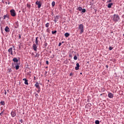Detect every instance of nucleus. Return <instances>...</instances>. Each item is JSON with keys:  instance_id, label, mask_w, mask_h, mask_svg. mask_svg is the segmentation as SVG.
Wrapping results in <instances>:
<instances>
[{"instance_id": "ddd939ff", "label": "nucleus", "mask_w": 124, "mask_h": 124, "mask_svg": "<svg viewBox=\"0 0 124 124\" xmlns=\"http://www.w3.org/2000/svg\"><path fill=\"white\" fill-rule=\"evenodd\" d=\"M35 44L36 45H38V37H36Z\"/></svg>"}, {"instance_id": "f704fd0d", "label": "nucleus", "mask_w": 124, "mask_h": 124, "mask_svg": "<svg viewBox=\"0 0 124 124\" xmlns=\"http://www.w3.org/2000/svg\"><path fill=\"white\" fill-rule=\"evenodd\" d=\"M7 93L6 92V91L5 90L4 91V94H6Z\"/></svg>"}, {"instance_id": "aec40b11", "label": "nucleus", "mask_w": 124, "mask_h": 124, "mask_svg": "<svg viewBox=\"0 0 124 124\" xmlns=\"http://www.w3.org/2000/svg\"><path fill=\"white\" fill-rule=\"evenodd\" d=\"M82 9H83L82 8V7H79L78 8V10H79V11H82Z\"/></svg>"}, {"instance_id": "f3484780", "label": "nucleus", "mask_w": 124, "mask_h": 124, "mask_svg": "<svg viewBox=\"0 0 124 124\" xmlns=\"http://www.w3.org/2000/svg\"><path fill=\"white\" fill-rule=\"evenodd\" d=\"M6 18H8V15H4L3 16L4 20H5Z\"/></svg>"}, {"instance_id": "c756f323", "label": "nucleus", "mask_w": 124, "mask_h": 124, "mask_svg": "<svg viewBox=\"0 0 124 124\" xmlns=\"http://www.w3.org/2000/svg\"><path fill=\"white\" fill-rule=\"evenodd\" d=\"M40 55L39 54H36L35 57H37V58H39Z\"/></svg>"}, {"instance_id": "9b49d317", "label": "nucleus", "mask_w": 124, "mask_h": 124, "mask_svg": "<svg viewBox=\"0 0 124 124\" xmlns=\"http://www.w3.org/2000/svg\"><path fill=\"white\" fill-rule=\"evenodd\" d=\"M35 87L37 88L38 89H40V86H39V83H38V82H36L35 84Z\"/></svg>"}, {"instance_id": "7c9ffc66", "label": "nucleus", "mask_w": 124, "mask_h": 124, "mask_svg": "<svg viewBox=\"0 0 124 124\" xmlns=\"http://www.w3.org/2000/svg\"><path fill=\"white\" fill-rule=\"evenodd\" d=\"M18 38H19V39H21V34H19Z\"/></svg>"}, {"instance_id": "49530a36", "label": "nucleus", "mask_w": 124, "mask_h": 124, "mask_svg": "<svg viewBox=\"0 0 124 124\" xmlns=\"http://www.w3.org/2000/svg\"><path fill=\"white\" fill-rule=\"evenodd\" d=\"M9 3H10L9 2V3H8V4H9Z\"/></svg>"}, {"instance_id": "c9c22d12", "label": "nucleus", "mask_w": 124, "mask_h": 124, "mask_svg": "<svg viewBox=\"0 0 124 124\" xmlns=\"http://www.w3.org/2000/svg\"><path fill=\"white\" fill-rule=\"evenodd\" d=\"M54 21V22L56 23H57V21H58V20H57V19H55Z\"/></svg>"}, {"instance_id": "bb28decb", "label": "nucleus", "mask_w": 124, "mask_h": 124, "mask_svg": "<svg viewBox=\"0 0 124 124\" xmlns=\"http://www.w3.org/2000/svg\"><path fill=\"white\" fill-rule=\"evenodd\" d=\"M55 20H59V16H56L55 17Z\"/></svg>"}, {"instance_id": "39448f33", "label": "nucleus", "mask_w": 124, "mask_h": 124, "mask_svg": "<svg viewBox=\"0 0 124 124\" xmlns=\"http://www.w3.org/2000/svg\"><path fill=\"white\" fill-rule=\"evenodd\" d=\"M16 113L15 111H12L11 113V116L13 117V118H14V117L16 116Z\"/></svg>"}, {"instance_id": "412c9836", "label": "nucleus", "mask_w": 124, "mask_h": 124, "mask_svg": "<svg viewBox=\"0 0 124 124\" xmlns=\"http://www.w3.org/2000/svg\"><path fill=\"white\" fill-rule=\"evenodd\" d=\"M16 70H18V69H19V65H16Z\"/></svg>"}, {"instance_id": "ea45409f", "label": "nucleus", "mask_w": 124, "mask_h": 124, "mask_svg": "<svg viewBox=\"0 0 124 124\" xmlns=\"http://www.w3.org/2000/svg\"><path fill=\"white\" fill-rule=\"evenodd\" d=\"M73 74H72V73H71L70 74V76H71V75H72Z\"/></svg>"}, {"instance_id": "20e7f679", "label": "nucleus", "mask_w": 124, "mask_h": 124, "mask_svg": "<svg viewBox=\"0 0 124 124\" xmlns=\"http://www.w3.org/2000/svg\"><path fill=\"white\" fill-rule=\"evenodd\" d=\"M35 4L38 5V8H40L41 7V2L39 1H37Z\"/></svg>"}, {"instance_id": "dca6fc26", "label": "nucleus", "mask_w": 124, "mask_h": 124, "mask_svg": "<svg viewBox=\"0 0 124 124\" xmlns=\"http://www.w3.org/2000/svg\"><path fill=\"white\" fill-rule=\"evenodd\" d=\"M64 35L65 37H68V36H69V33L68 32H66L64 34Z\"/></svg>"}, {"instance_id": "58836bf2", "label": "nucleus", "mask_w": 124, "mask_h": 124, "mask_svg": "<svg viewBox=\"0 0 124 124\" xmlns=\"http://www.w3.org/2000/svg\"><path fill=\"white\" fill-rule=\"evenodd\" d=\"M20 123H23V120H20Z\"/></svg>"}, {"instance_id": "393cba45", "label": "nucleus", "mask_w": 124, "mask_h": 124, "mask_svg": "<svg viewBox=\"0 0 124 124\" xmlns=\"http://www.w3.org/2000/svg\"><path fill=\"white\" fill-rule=\"evenodd\" d=\"M74 60H75V61H77V56L76 55L74 57Z\"/></svg>"}, {"instance_id": "0eeeda50", "label": "nucleus", "mask_w": 124, "mask_h": 124, "mask_svg": "<svg viewBox=\"0 0 124 124\" xmlns=\"http://www.w3.org/2000/svg\"><path fill=\"white\" fill-rule=\"evenodd\" d=\"M5 31H6V32H9V31H10L8 26H6V27L5 28Z\"/></svg>"}, {"instance_id": "423d86ee", "label": "nucleus", "mask_w": 124, "mask_h": 124, "mask_svg": "<svg viewBox=\"0 0 124 124\" xmlns=\"http://www.w3.org/2000/svg\"><path fill=\"white\" fill-rule=\"evenodd\" d=\"M108 96L109 98H113V97H114V95H113V93H108Z\"/></svg>"}, {"instance_id": "1a4fd4ad", "label": "nucleus", "mask_w": 124, "mask_h": 124, "mask_svg": "<svg viewBox=\"0 0 124 124\" xmlns=\"http://www.w3.org/2000/svg\"><path fill=\"white\" fill-rule=\"evenodd\" d=\"M33 49L34 51H36L37 49V46H36V45L35 44H33Z\"/></svg>"}, {"instance_id": "f257e3e1", "label": "nucleus", "mask_w": 124, "mask_h": 124, "mask_svg": "<svg viewBox=\"0 0 124 124\" xmlns=\"http://www.w3.org/2000/svg\"><path fill=\"white\" fill-rule=\"evenodd\" d=\"M112 20L114 22H118L120 20V16L118 15H114L112 17Z\"/></svg>"}, {"instance_id": "4468645a", "label": "nucleus", "mask_w": 124, "mask_h": 124, "mask_svg": "<svg viewBox=\"0 0 124 124\" xmlns=\"http://www.w3.org/2000/svg\"><path fill=\"white\" fill-rule=\"evenodd\" d=\"M112 5H113V3H110L108 5V8H111Z\"/></svg>"}, {"instance_id": "473e14b6", "label": "nucleus", "mask_w": 124, "mask_h": 124, "mask_svg": "<svg viewBox=\"0 0 124 124\" xmlns=\"http://www.w3.org/2000/svg\"><path fill=\"white\" fill-rule=\"evenodd\" d=\"M0 115L1 116H2V115H3V111H2L0 113Z\"/></svg>"}, {"instance_id": "de8ad7c7", "label": "nucleus", "mask_w": 124, "mask_h": 124, "mask_svg": "<svg viewBox=\"0 0 124 124\" xmlns=\"http://www.w3.org/2000/svg\"><path fill=\"white\" fill-rule=\"evenodd\" d=\"M123 36H124V34H123Z\"/></svg>"}, {"instance_id": "6ab92c4d", "label": "nucleus", "mask_w": 124, "mask_h": 124, "mask_svg": "<svg viewBox=\"0 0 124 124\" xmlns=\"http://www.w3.org/2000/svg\"><path fill=\"white\" fill-rule=\"evenodd\" d=\"M55 4H56V2L55 1H52V6H53V7L55 6Z\"/></svg>"}, {"instance_id": "6e6552de", "label": "nucleus", "mask_w": 124, "mask_h": 124, "mask_svg": "<svg viewBox=\"0 0 124 124\" xmlns=\"http://www.w3.org/2000/svg\"><path fill=\"white\" fill-rule=\"evenodd\" d=\"M13 48L11 47L8 49L9 53H10L11 55H13V51L12 50Z\"/></svg>"}, {"instance_id": "72a5a7b5", "label": "nucleus", "mask_w": 124, "mask_h": 124, "mask_svg": "<svg viewBox=\"0 0 124 124\" xmlns=\"http://www.w3.org/2000/svg\"><path fill=\"white\" fill-rule=\"evenodd\" d=\"M46 64H49V62L48 61H46Z\"/></svg>"}, {"instance_id": "e433bc0d", "label": "nucleus", "mask_w": 124, "mask_h": 124, "mask_svg": "<svg viewBox=\"0 0 124 124\" xmlns=\"http://www.w3.org/2000/svg\"><path fill=\"white\" fill-rule=\"evenodd\" d=\"M62 45V43H59V46H61Z\"/></svg>"}, {"instance_id": "a19ab883", "label": "nucleus", "mask_w": 124, "mask_h": 124, "mask_svg": "<svg viewBox=\"0 0 124 124\" xmlns=\"http://www.w3.org/2000/svg\"><path fill=\"white\" fill-rule=\"evenodd\" d=\"M106 67L108 68V65H106Z\"/></svg>"}, {"instance_id": "7ed1b4c3", "label": "nucleus", "mask_w": 124, "mask_h": 124, "mask_svg": "<svg viewBox=\"0 0 124 124\" xmlns=\"http://www.w3.org/2000/svg\"><path fill=\"white\" fill-rule=\"evenodd\" d=\"M10 13L12 17H15V16H16V12H15V10L14 9L11 10Z\"/></svg>"}, {"instance_id": "cd10ccee", "label": "nucleus", "mask_w": 124, "mask_h": 124, "mask_svg": "<svg viewBox=\"0 0 124 124\" xmlns=\"http://www.w3.org/2000/svg\"><path fill=\"white\" fill-rule=\"evenodd\" d=\"M109 51H111V50H113V47H112V46H109Z\"/></svg>"}, {"instance_id": "2eb2a0df", "label": "nucleus", "mask_w": 124, "mask_h": 124, "mask_svg": "<svg viewBox=\"0 0 124 124\" xmlns=\"http://www.w3.org/2000/svg\"><path fill=\"white\" fill-rule=\"evenodd\" d=\"M13 62H18V59L16 58H14L13 59Z\"/></svg>"}, {"instance_id": "f03ea898", "label": "nucleus", "mask_w": 124, "mask_h": 124, "mask_svg": "<svg viewBox=\"0 0 124 124\" xmlns=\"http://www.w3.org/2000/svg\"><path fill=\"white\" fill-rule=\"evenodd\" d=\"M78 29L80 30V34H82L84 32V25L83 24H80L78 26Z\"/></svg>"}, {"instance_id": "c03bdc74", "label": "nucleus", "mask_w": 124, "mask_h": 124, "mask_svg": "<svg viewBox=\"0 0 124 124\" xmlns=\"http://www.w3.org/2000/svg\"><path fill=\"white\" fill-rule=\"evenodd\" d=\"M103 0V1H104V0Z\"/></svg>"}, {"instance_id": "c85d7f7f", "label": "nucleus", "mask_w": 124, "mask_h": 124, "mask_svg": "<svg viewBox=\"0 0 124 124\" xmlns=\"http://www.w3.org/2000/svg\"><path fill=\"white\" fill-rule=\"evenodd\" d=\"M38 90L37 91V93H40V90H41V89H40H40H38Z\"/></svg>"}, {"instance_id": "4be33fe9", "label": "nucleus", "mask_w": 124, "mask_h": 124, "mask_svg": "<svg viewBox=\"0 0 124 124\" xmlns=\"http://www.w3.org/2000/svg\"><path fill=\"white\" fill-rule=\"evenodd\" d=\"M57 33V31H52V34H55V33Z\"/></svg>"}, {"instance_id": "a211bd4d", "label": "nucleus", "mask_w": 124, "mask_h": 124, "mask_svg": "<svg viewBox=\"0 0 124 124\" xmlns=\"http://www.w3.org/2000/svg\"><path fill=\"white\" fill-rule=\"evenodd\" d=\"M86 12V9H82V10H81V13H85Z\"/></svg>"}, {"instance_id": "5701e85b", "label": "nucleus", "mask_w": 124, "mask_h": 124, "mask_svg": "<svg viewBox=\"0 0 124 124\" xmlns=\"http://www.w3.org/2000/svg\"><path fill=\"white\" fill-rule=\"evenodd\" d=\"M0 103L1 105H4V104H5L4 103V101H1Z\"/></svg>"}, {"instance_id": "79ce46f5", "label": "nucleus", "mask_w": 124, "mask_h": 124, "mask_svg": "<svg viewBox=\"0 0 124 124\" xmlns=\"http://www.w3.org/2000/svg\"><path fill=\"white\" fill-rule=\"evenodd\" d=\"M69 57H71V55H69Z\"/></svg>"}, {"instance_id": "a878e982", "label": "nucleus", "mask_w": 124, "mask_h": 124, "mask_svg": "<svg viewBox=\"0 0 124 124\" xmlns=\"http://www.w3.org/2000/svg\"><path fill=\"white\" fill-rule=\"evenodd\" d=\"M49 23H47L46 24V28H48L49 27Z\"/></svg>"}, {"instance_id": "37998d69", "label": "nucleus", "mask_w": 124, "mask_h": 124, "mask_svg": "<svg viewBox=\"0 0 124 124\" xmlns=\"http://www.w3.org/2000/svg\"><path fill=\"white\" fill-rule=\"evenodd\" d=\"M92 1H93V0H91Z\"/></svg>"}, {"instance_id": "9d476101", "label": "nucleus", "mask_w": 124, "mask_h": 124, "mask_svg": "<svg viewBox=\"0 0 124 124\" xmlns=\"http://www.w3.org/2000/svg\"><path fill=\"white\" fill-rule=\"evenodd\" d=\"M76 65H77V66L75 67L76 70H79V67H80V65L78 63H77L76 64Z\"/></svg>"}, {"instance_id": "f8f14e48", "label": "nucleus", "mask_w": 124, "mask_h": 124, "mask_svg": "<svg viewBox=\"0 0 124 124\" xmlns=\"http://www.w3.org/2000/svg\"><path fill=\"white\" fill-rule=\"evenodd\" d=\"M23 80L25 81L24 83L25 84V85H29V83L28 82V79L26 78H23Z\"/></svg>"}, {"instance_id": "a18cd8bd", "label": "nucleus", "mask_w": 124, "mask_h": 124, "mask_svg": "<svg viewBox=\"0 0 124 124\" xmlns=\"http://www.w3.org/2000/svg\"><path fill=\"white\" fill-rule=\"evenodd\" d=\"M80 74H82V73H80Z\"/></svg>"}, {"instance_id": "2f4dec72", "label": "nucleus", "mask_w": 124, "mask_h": 124, "mask_svg": "<svg viewBox=\"0 0 124 124\" xmlns=\"http://www.w3.org/2000/svg\"><path fill=\"white\" fill-rule=\"evenodd\" d=\"M35 95L36 96V97H37V96H38V94L36 93H35Z\"/></svg>"}, {"instance_id": "b1692460", "label": "nucleus", "mask_w": 124, "mask_h": 124, "mask_svg": "<svg viewBox=\"0 0 124 124\" xmlns=\"http://www.w3.org/2000/svg\"><path fill=\"white\" fill-rule=\"evenodd\" d=\"M95 124H99V121H98V120H96V121H95Z\"/></svg>"}, {"instance_id": "4c0bfd02", "label": "nucleus", "mask_w": 124, "mask_h": 124, "mask_svg": "<svg viewBox=\"0 0 124 124\" xmlns=\"http://www.w3.org/2000/svg\"><path fill=\"white\" fill-rule=\"evenodd\" d=\"M112 1L111 0H109L108 1V2H111Z\"/></svg>"}]
</instances>
